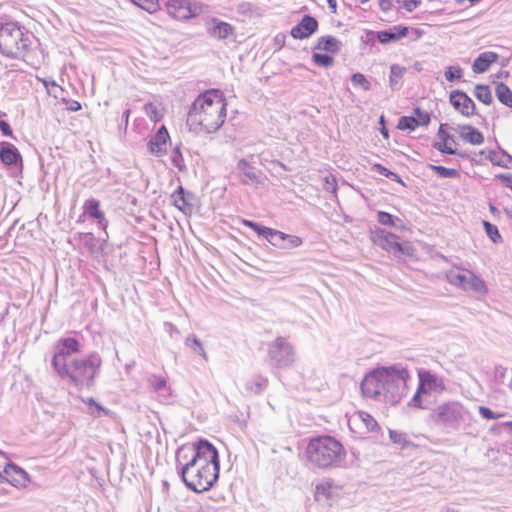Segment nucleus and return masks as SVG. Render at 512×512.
Wrapping results in <instances>:
<instances>
[{
	"label": "nucleus",
	"mask_w": 512,
	"mask_h": 512,
	"mask_svg": "<svg viewBox=\"0 0 512 512\" xmlns=\"http://www.w3.org/2000/svg\"><path fill=\"white\" fill-rule=\"evenodd\" d=\"M240 182L244 185H254L260 182L261 172L252 166L246 159H240L236 165Z\"/></svg>",
	"instance_id": "obj_19"
},
{
	"label": "nucleus",
	"mask_w": 512,
	"mask_h": 512,
	"mask_svg": "<svg viewBox=\"0 0 512 512\" xmlns=\"http://www.w3.org/2000/svg\"><path fill=\"white\" fill-rule=\"evenodd\" d=\"M351 82L354 86H359L364 91H369L371 89L370 82L366 79L365 75L362 73H354L351 76Z\"/></svg>",
	"instance_id": "obj_44"
},
{
	"label": "nucleus",
	"mask_w": 512,
	"mask_h": 512,
	"mask_svg": "<svg viewBox=\"0 0 512 512\" xmlns=\"http://www.w3.org/2000/svg\"><path fill=\"white\" fill-rule=\"evenodd\" d=\"M84 210L91 218L97 220L99 227L103 229L107 227L108 221L104 213L100 210V202L97 199H88L84 204Z\"/></svg>",
	"instance_id": "obj_24"
},
{
	"label": "nucleus",
	"mask_w": 512,
	"mask_h": 512,
	"mask_svg": "<svg viewBox=\"0 0 512 512\" xmlns=\"http://www.w3.org/2000/svg\"><path fill=\"white\" fill-rule=\"evenodd\" d=\"M408 405L412 408L427 409L428 405L424 403L422 395L415 393Z\"/></svg>",
	"instance_id": "obj_52"
},
{
	"label": "nucleus",
	"mask_w": 512,
	"mask_h": 512,
	"mask_svg": "<svg viewBox=\"0 0 512 512\" xmlns=\"http://www.w3.org/2000/svg\"><path fill=\"white\" fill-rule=\"evenodd\" d=\"M397 2L408 12L414 11L422 4V0H397Z\"/></svg>",
	"instance_id": "obj_51"
},
{
	"label": "nucleus",
	"mask_w": 512,
	"mask_h": 512,
	"mask_svg": "<svg viewBox=\"0 0 512 512\" xmlns=\"http://www.w3.org/2000/svg\"><path fill=\"white\" fill-rule=\"evenodd\" d=\"M459 135L465 142L471 145H481L484 143L483 134L471 125L459 126Z\"/></svg>",
	"instance_id": "obj_25"
},
{
	"label": "nucleus",
	"mask_w": 512,
	"mask_h": 512,
	"mask_svg": "<svg viewBox=\"0 0 512 512\" xmlns=\"http://www.w3.org/2000/svg\"><path fill=\"white\" fill-rule=\"evenodd\" d=\"M341 486L336 484L332 479H326L316 485L315 497L317 500L326 499L333 500L339 495Z\"/></svg>",
	"instance_id": "obj_20"
},
{
	"label": "nucleus",
	"mask_w": 512,
	"mask_h": 512,
	"mask_svg": "<svg viewBox=\"0 0 512 512\" xmlns=\"http://www.w3.org/2000/svg\"><path fill=\"white\" fill-rule=\"evenodd\" d=\"M467 416L468 412L458 402L442 403L434 408L429 415L433 423L447 433L460 429Z\"/></svg>",
	"instance_id": "obj_7"
},
{
	"label": "nucleus",
	"mask_w": 512,
	"mask_h": 512,
	"mask_svg": "<svg viewBox=\"0 0 512 512\" xmlns=\"http://www.w3.org/2000/svg\"><path fill=\"white\" fill-rule=\"evenodd\" d=\"M416 127H418V123L415 121L414 116H402L399 118L398 129L413 131Z\"/></svg>",
	"instance_id": "obj_43"
},
{
	"label": "nucleus",
	"mask_w": 512,
	"mask_h": 512,
	"mask_svg": "<svg viewBox=\"0 0 512 512\" xmlns=\"http://www.w3.org/2000/svg\"><path fill=\"white\" fill-rule=\"evenodd\" d=\"M409 379V371L401 365L379 367L365 376L361 390L367 397H383L386 402L397 404L406 395Z\"/></svg>",
	"instance_id": "obj_2"
},
{
	"label": "nucleus",
	"mask_w": 512,
	"mask_h": 512,
	"mask_svg": "<svg viewBox=\"0 0 512 512\" xmlns=\"http://www.w3.org/2000/svg\"><path fill=\"white\" fill-rule=\"evenodd\" d=\"M168 139V131L164 126H162L148 142L150 152L157 156H161L166 153Z\"/></svg>",
	"instance_id": "obj_21"
},
{
	"label": "nucleus",
	"mask_w": 512,
	"mask_h": 512,
	"mask_svg": "<svg viewBox=\"0 0 512 512\" xmlns=\"http://www.w3.org/2000/svg\"><path fill=\"white\" fill-rule=\"evenodd\" d=\"M0 131L3 135L12 137L13 131L8 122L0 120Z\"/></svg>",
	"instance_id": "obj_55"
},
{
	"label": "nucleus",
	"mask_w": 512,
	"mask_h": 512,
	"mask_svg": "<svg viewBox=\"0 0 512 512\" xmlns=\"http://www.w3.org/2000/svg\"><path fill=\"white\" fill-rule=\"evenodd\" d=\"M395 220L400 221L398 218H395L393 215L389 214L385 211L377 212V221L384 226H395Z\"/></svg>",
	"instance_id": "obj_46"
},
{
	"label": "nucleus",
	"mask_w": 512,
	"mask_h": 512,
	"mask_svg": "<svg viewBox=\"0 0 512 512\" xmlns=\"http://www.w3.org/2000/svg\"><path fill=\"white\" fill-rule=\"evenodd\" d=\"M225 118L226 103L219 91L210 90L195 99L187 115V124L212 133L223 125Z\"/></svg>",
	"instance_id": "obj_3"
},
{
	"label": "nucleus",
	"mask_w": 512,
	"mask_h": 512,
	"mask_svg": "<svg viewBox=\"0 0 512 512\" xmlns=\"http://www.w3.org/2000/svg\"><path fill=\"white\" fill-rule=\"evenodd\" d=\"M168 13L178 20H188L201 14L204 5L190 0H169L167 2Z\"/></svg>",
	"instance_id": "obj_11"
},
{
	"label": "nucleus",
	"mask_w": 512,
	"mask_h": 512,
	"mask_svg": "<svg viewBox=\"0 0 512 512\" xmlns=\"http://www.w3.org/2000/svg\"><path fill=\"white\" fill-rule=\"evenodd\" d=\"M474 96L485 105H490L493 101L492 93L488 85L477 84L474 88Z\"/></svg>",
	"instance_id": "obj_33"
},
{
	"label": "nucleus",
	"mask_w": 512,
	"mask_h": 512,
	"mask_svg": "<svg viewBox=\"0 0 512 512\" xmlns=\"http://www.w3.org/2000/svg\"><path fill=\"white\" fill-rule=\"evenodd\" d=\"M328 6L331 9L332 13H336L337 11V1L336 0H327Z\"/></svg>",
	"instance_id": "obj_62"
},
{
	"label": "nucleus",
	"mask_w": 512,
	"mask_h": 512,
	"mask_svg": "<svg viewBox=\"0 0 512 512\" xmlns=\"http://www.w3.org/2000/svg\"><path fill=\"white\" fill-rule=\"evenodd\" d=\"M270 364L276 368H288L295 361V351L291 343L284 337H277L268 345Z\"/></svg>",
	"instance_id": "obj_8"
},
{
	"label": "nucleus",
	"mask_w": 512,
	"mask_h": 512,
	"mask_svg": "<svg viewBox=\"0 0 512 512\" xmlns=\"http://www.w3.org/2000/svg\"><path fill=\"white\" fill-rule=\"evenodd\" d=\"M488 158L494 165L504 168H508V163L512 162V156L504 150L490 151Z\"/></svg>",
	"instance_id": "obj_32"
},
{
	"label": "nucleus",
	"mask_w": 512,
	"mask_h": 512,
	"mask_svg": "<svg viewBox=\"0 0 512 512\" xmlns=\"http://www.w3.org/2000/svg\"><path fill=\"white\" fill-rule=\"evenodd\" d=\"M312 61L316 65H318L320 67H324V68L331 67L334 63V59L332 56H330L328 54H322V53H313Z\"/></svg>",
	"instance_id": "obj_41"
},
{
	"label": "nucleus",
	"mask_w": 512,
	"mask_h": 512,
	"mask_svg": "<svg viewBox=\"0 0 512 512\" xmlns=\"http://www.w3.org/2000/svg\"><path fill=\"white\" fill-rule=\"evenodd\" d=\"M414 118L415 121L418 123L419 126H427L430 123V114L424 110H422L419 107H416L414 109Z\"/></svg>",
	"instance_id": "obj_48"
},
{
	"label": "nucleus",
	"mask_w": 512,
	"mask_h": 512,
	"mask_svg": "<svg viewBox=\"0 0 512 512\" xmlns=\"http://www.w3.org/2000/svg\"><path fill=\"white\" fill-rule=\"evenodd\" d=\"M192 196L193 194L191 192H186L182 186H179L172 194L174 205L185 214L191 213L192 205L188 200Z\"/></svg>",
	"instance_id": "obj_26"
},
{
	"label": "nucleus",
	"mask_w": 512,
	"mask_h": 512,
	"mask_svg": "<svg viewBox=\"0 0 512 512\" xmlns=\"http://www.w3.org/2000/svg\"><path fill=\"white\" fill-rule=\"evenodd\" d=\"M31 45V35L16 22L0 26V52L10 58L24 57Z\"/></svg>",
	"instance_id": "obj_6"
},
{
	"label": "nucleus",
	"mask_w": 512,
	"mask_h": 512,
	"mask_svg": "<svg viewBox=\"0 0 512 512\" xmlns=\"http://www.w3.org/2000/svg\"><path fill=\"white\" fill-rule=\"evenodd\" d=\"M66 108L69 111H78L81 109V104L76 100H69L66 102Z\"/></svg>",
	"instance_id": "obj_58"
},
{
	"label": "nucleus",
	"mask_w": 512,
	"mask_h": 512,
	"mask_svg": "<svg viewBox=\"0 0 512 512\" xmlns=\"http://www.w3.org/2000/svg\"><path fill=\"white\" fill-rule=\"evenodd\" d=\"M129 115H130V110H129V109H126V110L123 112V115H122V120L124 121L125 127L128 125Z\"/></svg>",
	"instance_id": "obj_63"
},
{
	"label": "nucleus",
	"mask_w": 512,
	"mask_h": 512,
	"mask_svg": "<svg viewBox=\"0 0 512 512\" xmlns=\"http://www.w3.org/2000/svg\"><path fill=\"white\" fill-rule=\"evenodd\" d=\"M497 177L502 180V182L505 184L506 187L512 188V175L511 174H499Z\"/></svg>",
	"instance_id": "obj_59"
},
{
	"label": "nucleus",
	"mask_w": 512,
	"mask_h": 512,
	"mask_svg": "<svg viewBox=\"0 0 512 512\" xmlns=\"http://www.w3.org/2000/svg\"><path fill=\"white\" fill-rule=\"evenodd\" d=\"M451 105L463 116L470 117L475 114L474 101L463 91L454 90L449 95Z\"/></svg>",
	"instance_id": "obj_15"
},
{
	"label": "nucleus",
	"mask_w": 512,
	"mask_h": 512,
	"mask_svg": "<svg viewBox=\"0 0 512 512\" xmlns=\"http://www.w3.org/2000/svg\"><path fill=\"white\" fill-rule=\"evenodd\" d=\"M378 4H379V8L385 13L390 11L393 6L392 0H379Z\"/></svg>",
	"instance_id": "obj_57"
},
{
	"label": "nucleus",
	"mask_w": 512,
	"mask_h": 512,
	"mask_svg": "<svg viewBox=\"0 0 512 512\" xmlns=\"http://www.w3.org/2000/svg\"><path fill=\"white\" fill-rule=\"evenodd\" d=\"M318 21L311 15H304L300 22L291 29V36L294 39H306L309 38L318 30Z\"/></svg>",
	"instance_id": "obj_17"
},
{
	"label": "nucleus",
	"mask_w": 512,
	"mask_h": 512,
	"mask_svg": "<svg viewBox=\"0 0 512 512\" xmlns=\"http://www.w3.org/2000/svg\"><path fill=\"white\" fill-rule=\"evenodd\" d=\"M463 71L459 66H449L445 71V78L449 82H453L462 77Z\"/></svg>",
	"instance_id": "obj_49"
},
{
	"label": "nucleus",
	"mask_w": 512,
	"mask_h": 512,
	"mask_svg": "<svg viewBox=\"0 0 512 512\" xmlns=\"http://www.w3.org/2000/svg\"><path fill=\"white\" fill-rule=\"evenodd\" d=\"M409 28L407 26L403 25H395L392 28L388 30H381V31H367V38L368 42L373 43L374 39L377 38V40L382 44H388L392 42H396L400 40L401 38H404L408 35Z\"/></svg>",
	"instance_id": "obj_14"
},
{
	"label": "nucleus",
	"mask_w": 512,
	"mask_h": 512,
	"mask_svg": "<svg viewBox=\"0 0 512 512\" xmlns=\"http://www.w3.org/2000/svg\"><path fill=\"white\" fill-rule=\"evenodd\" d=\"M28 473L14 463H8L4 467V482L17 488H24L29 483Z\"/></svg>",
	"instance_id": "obj_16"
},
{
	"label": "nucleus",
	"mask_w": 512,
	"mask_h": 512,
	"mask_svg": "<svg viewBox=\"0 0 512 512\" xmlns=\"http://www.w3.org/2000/svg\"><path fill=\"white\" fill-rule=\"evenodd\" d=\"M372 169L375 172H377L378 174H380L392 181L403 184L401 177L397 173L390 171L389 169H387L386 167H384L381 164H378V163L374 164Z\"/></svg>",
	"instance_id": "obj_39"
},
{
	"label": "nucleus",
	"mask_w": 512,
	"mask_h": 512,
	"mask_svg": "<svg viewBox=\"0 0 512 512\" xmlns=\"http://www.w3.org/2000/svg\"><path fill=\"white\" fill-rule=\"evenodd\" d=\"M447 279L452 285L461 287L464 290H472L478 293H485L487 291L485 282L471 271L462 273L450 271L447 274Z\"/></svg>",
	"instance_id": "obj_12"
},
{
	"label": "nucleus",
	"mask_w": 512,
	"mask_h": 512,
	"mask_svg": "<svg viewBox=\"0 0 512 512\" xmlns=\"http://www.w3.org/2000/svg\"><path fill=\"white\" fill-rule=\"evenodd\" d=\"M407 68L399 64H392L390 66L389 85L394 91L402 87V77L406 73Z\"/></svg>",
	"instance_id": "obj_30"
},
{
	"label": "nucleus",
	"mask_w": 512,
	"mask_h": 512,
	"mask_svg": "<svg viewBox=\"0 0 512 512\" xmlns=\"http://www.w3.org/2000/svg\"><path fill=\"white\" fill-rule=\"evenodd\" d=\"M418 378L430 391L443 390L445 388L443 380L429 370H419Z\"/></svg>",
	"instance_id": "obj_27"
},
{
	"label": "nucleus",
	"mask_w": 512,
	"mask_h": 512,
	"mask_svg": "<svg viewBox=\"0 0 512 512\" xmlns=\"http://www.w3.org/2000/svg\"><path fill=\"white\" fill-rule=\"evenodd\" d=\"M77 235L90 253H95L98 250L97 240L92 233H78Z\"/></svg>",
	"instance_id": "obj_36"
},
{
	"label": "nucleus",
	"mask_w": 512,
	"mask_h": 512,
	"mask_svg": "<svg viewBox=\"0 0 512 512\" xmlns=\"http://www.w3.org/2000/svg\"><path fill=\"white\" fill-rule=\"evenodd\" d=\"M80 348V342L73 337L61 338L56 342L54 346L55 353L51 362L56 373L69 364V357L72 354L78 353Z\"/></svg>",
	"instance_id": "obj_10"
},
{
	"label": "nucleus",
	"mask_w": 512,
	"mask_h": 512,
	"mask_svg": "<svg viewBox=\"0 0 512 512\" xmlns=\"http://www.w3.org/2000/svg\"><path fill=\"white\" fill-rule=\"evenodd\" d=\"M342 43L336 37L327 35L318 39L315 49L323 50L328 53L336 54L340 51Z\"/></svg>",
	"instance_id": "obj_28"
},
{
	"label": "nucleus",
	"mask_w": 512,
	"mask_h": 512,
	"mask_svg": "<svg viewBox=\"0 0 512 512\" xmlns=\"http://www.w3.org/2000/svg\"><path fill=\"white\" fill-rule=\"evenodd\" d=\"M447 124H441L440 127H439V130H438V133H437V136L443 141V142H447L448 140L452 139L451 135L448 134L445 130H444V127H446Z\"/></svg>",
	"instance_id": "obj_56"
},
{
	"label": "nucleus",
	"mask_w": 512,
	"mask_h": 512,
	"mask_svg": "<svg viewBox=\"0 0 512 512\" xmlns=\"http://www.w3.org/2000/svg\"><path fill=\"white\" fill-rule=\"evenodd\" d=\"M433 147L436 150H438V151H440L441 153H444V154H449V155H456V154H458L456 149H454V148H452V147L447 145V142H443V141L442 142H435L433 144Z\"/></svg>",
	"instance_id": "obj_50"
},
{
	"label": "nucleus",
	"mask_w": 512,
	"mask_h": 512,
	"mask_svg": "<svg viewBox=\"0 0 512 512\" xmlns=\"http://www.w3.org/2000/svg\"><path fill=\"white\" fill-rule=\"evenodd\" d=\"M267 384H268V380L267 379H261L260 381H257L254 384V386L251 387V389L255 393H261L267 387Z\"/></svg>",
	"instance_id": "obj_54"
},
{
	"label": "nucleus",
	"mask_w": 512,
	"mask_h": 512,
	"mask_svg": "<svg viewBox=\"0 0 512 512\" xmlns=\"http://www.w3.org/2000/svg\"><path fill=\"white\" fill-rule=\"evenodd\" d=\"M0 160L7 166L16 165L22 162L18 149L9 142H0Z\"/></svg>",
	"instance_id": "obj_22"
},
{
	"label": "nucleus",
	"mask_w": 512,
	"mask_h": 512,
	"mask_svg": "<svg viewBox=\"0 0 512 512\" xmlns=\"http://www.w3.org/2000/svg\"><path fill=\"white\" fill-rule=\"evenodd\" d=\"M206 32L212 38L224 40L233 35L234 27L217 18H211L206 22Z\"/></svg>",
	"instance_id": "obj_18"
},
{
	"label": "nucleus",
	"mask_w": 512,
	"mask_h": 512,
	"mask_svg": "<svg viewBox=\"0 0 512 512\" xmlns=\"http://www.w3.org/2000/svg\"><path fill=\"white\" fill-rule=\"evenodd\" d=\"M171 162L172 164L179 169V171H183L185 169V164H184V158H183V155L180 151V147L179 146H176L172 153H171Z\"/></svg>",
	"instance_id": "obj_45"
},
{
	"label": "nucleus",
	"mask_w": 512,
	"mask_h": 512,
	"mask_svg": "<svg viewBox=\"0 0 512 512\" xmlns=\"http://www.w3.org/2000/svg\"><path fill=\"white\" fill-rule=\"evenodd\" d=\"M430 168L442 178H456L459 176V172L453 168H446L441 165H430Z\"/></svg>",
	"instance_id": "obj_40"
},
{
	"label": "nucleus",
	"mask_w": 512,
	"mask_h": 512,
	"mask_svg": "<svg viewBox=\"0 0 512 512\" xmlns=\"http://www.w3.org/2000/svg\"><path fill=\"white\" fill-rule=\"evenodd\" d=\"M134 4L148 12H155L159 7L158 0H131Z\"/></svg>",
	"instance_id": "obj_47"
},
{
	"label": "nucleus",
	"mask_w": 512,
	"mask_h": 512,
	"mask_svg": "<svg viewBox=\"0 0 512 512\" xmlns=\"http://www.w3.org/2000/svg\"><path fill=\"white\" fill-rule=\"evenodd\" d=\"M495 94L502 104L512 107V91L506 84L502 82L497 83L495 87Z\"/></svg>",
	"instance_id": "obj_31"
},
{
	"label": "nucleus",
	"mask_w": 512,
	"mask_h": 512,
	"mask_svg": "<svg viewBox=\"0 0 512 512\" xmlns=\"http://www.w3.org/2000/svg\"><path fill=\"white\" fill-rule=\"evenodd\" d=\"M489 210L494 216L500 215V211L492 203L489 204Z\"/></svg>",
	"instance_id": "obj_64"
},
{
	"label": "nucleus",
	"mask_w": 512,
	"mask_h": 512,
	"mask_svg": "<svg viewBox=\"0 0 512 512\" xmlns=\"http://www.w3.org/2000/svg\"><path fill=\"white\" fill-rule=\"evenodd\" d=\"M371 240L373 243L383 250L392 253L395 256L412 255L413 249L408 244L399 242V237L396 234L388 232L384 229L377 228L371 232Z\"/></svg>",
	"instance_id": "obj_9"
},
{
	"label": "nucleus",
	"mask_w": 512,
	"mask_h": 512,
	"mask_svg": "<svg viewBox=\"0 0 512 512\" xmlns=\"http://www.w3.org/2000/svg\"><path fill=\"white\" fill-rule=\"evenodd\" d=\"M176 460L182 481L196 493L208 491L219 478L218 451L206 439L180 447Z\"/></svg>",
	"instance_id": "obj_1"
},
{
	"label": "nucleus",
	"mask_w": 512,
	"mask_h": 512,
	"mask_svg": "<svg viewBox=\"0 0 512 512\" xmlns=\"http://www.w3.org/2000/svg\"><path fill=\"white\" fill-rule=\"evenodd\" d=\"M483 226L487 236L493 243L502 242V236L500 235L497 226L493 225L489 221H483Z\"/></svg>",
	"instance_id": "obj_38"
},
{
	"label": "nucleus",
	"mask_w": 512,
	"mask_h": 512,
	"mask_svg": "<svg viewBox=\"0 0 512 512\" xmlns=\"http://www.w3.org/2000/svg\"><path fill=\"white\" fill-rule=\"evenodd\" d=\"M429 391L430 390L428 389V387L422 384L421 380H419L418 387L415 393L423 396L429 394Z\"/></svg>",
	"instance_id": "obj_61"
},
{
	"label": "nucleus",
	"mask_w": 512,
	"mask_h": 512,
	"mask_svg": "<svg viewBox=\"0 0 512 512\" xmlns=\"http://www.w3.org/2000/svg\"><path fill=\"white\" fill-rule=\"evenodd\" d=\"M242 224L245 227H248L255 231L259 236L263 237L267 240L272 246L276 248L284 247L283 239H288L285 237V233L270 227L263 226L257 222L251 220H243Z\"/></svg>",
	"instance_id": "obj_13"
},
{
	"label": "nucleus",
	"mask_w": 512,
	"mask_h": 512,
	"mask_svg": "<svg viewBox=\"0 0 512 512\" xmlns=\"http://www.w3.org/2000/svg\"><path fill=\"white\" fill-rule=\"evenodd\" d=\"M350 423L364 425L366 432H373L379 428L377 421L367 412H356L349 421Z\"/></svg>",
	"instance_id": "obj_29"
},
{
	"label": "nucleus",
	"mask_w": 512,
	"mask_h": 512,
	"mask_svg": "<svg viewBox=\"0 0 512 512\" xmlns=\"http://www.w3.org/2000/svg\"><path fill=\"white\" fill-rule=\"evenodd\" d=\"M389 438L393 444L402 449L411 445V441L405 432L389 429Z\"/></svg>",
	"instance_id": "obj_34"
},
{
	"label": "nucleus",
	"mask_w": 512,
	"mask_h": 512,
	"mask_svg": "<svg viewBox=\"0 0 512 512\" xmlns=\"http://www.w3.org/2000/svg\"><path fill=\"white\" fill-rule=\"evenodd\" d=\"M147 381L154 392H161L167 389V381L162 376L152 374L148 377Z\"/></svg>",
	"instance_id": "obj_37"
},
{
	"label": "nucleus",
	"mask_w": 512,
	"mask_h": 512,
	"mask_svg": "<svg viewBox=\"0 0 512 512\" xmlns=\"http://www.w3.org/2000/svg\"><path fill=\"white\" fill-rule=\"evenodd\" d=\"M94 407L96 408V410L98 411V414L96 415L97 417H99L101 414H104L106 416H109L111 414V411L104 408L103 406H101L99 403H94Z\"/></svg>",
	"instance_id": "obj_60"
},
{
	"label": "nucleus",
	"mask_w": 512,
	"mask_h": 512,
	"mask_svg": "<svg viewBox=\"0 0 512 512\" xmlns=\"http://www.w3.org/2000/svg\"><path fill=\"white\" fill-rule=\"evenodd\" d=\"M308 463L318 469L326 470L344 466L346 450L332 436L312 438L305 450Z\"/></svg>",
	"instance_id": "obj_4"
},
{
	"label": "nucleus",
	"mask_w": 512,
	"mask_h": 512,
	"mask_svg": "<svg viewBox=\"0 0 512 512\" xmlns=\"http://www.w3.org/2000/svg\"><path fill=\"white\" fill-rule=\"evenodd\" d=\"M498 59V54L492 51H486L480 53L478 57L474 60L472 65V70L474 73L481 74L486 72L491 64L496 62Z\"/></svg>",
	"instance_id": "obj_23"
},
{
	"label": "nucleus",
	"mask_w": 512,
	"mask_h": 512,
	"mask_svg": "<svg viewBox=\"0 0 512 512\" xmlns=\"http://www.w3.org/2000/svg\"><path fill=\"white\" fill-rule=\"evenodd\" d=\"M478 411H479V414L484 419H498L502 416L501 414H496L490 408L485 407V406H479Z\"/></svg>",
	"instance_id": "obj_53"
},
{
	"label": "nucleus",
	"mask_w": 512,
	"mask_h": 512,
	"mask_svg": "<svg viewBox=\"0 0 512 512\" xmlns=\"http://www.w3.org/2000/svg\"><path fill=\"white\" fill-rule=\"evenodd\" d=\"M185 345L192 349L195 353H198L203 357L204 360H208L207 353L205 352L201 341L195 335H189L185 339Z\"/></svg>",
	"instance_id": "obj_35"
},
{
	"label": "nucleus",
	"mask_w": 512,
	"mask_h": 512,
	"mask_svg": "<svg viewBox=\"0 0 512 512\" xmlns=\"http://www.w3.org/2000/svg\"><path fill=\"white\" fill-rule=\"evenodd\" d=\"M101 365L100 355L97 352H92L84 358L70 360L69 364L57 374L61 378H68L70 383L78 388H90L99 374Z\"/></svg>",
	"instance_id": "obj_5"
},
{
	"label": "nucleus",
	"mask_w": 512,
	"mask_h": 512,
	"mask_svg": "<svg viewBox=\"0 0 512 512\" xmlns=\"http://www.w3.org/2000/svg\"><path fill=\"white\" fill-rule=\"evenodd\" d=\"M285 237L289 238V240L283 239V246H285V247H280L279 249L291 250V249L301 246L303 243L302 238L297 235H291V234L285 233Z\"/></svg>",
	"instance_id": "obj_42"
}]
</instances>
